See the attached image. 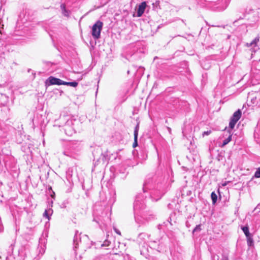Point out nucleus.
Returning a JSON list of instances; mask_svg holds the SVG:
<instances>
[{
	"instance_id": "c03bdc74",
	"label": "nucleus",
	"mask_w": 260,
	"mask_h": 260,
	"mask_svg": "<svg viewBox=\"0 0 260 260\" xmlns=\"http://www.w3.org/2000/svg\"><path fill=\"white\" fill-rule=\"evenodd\" d=\"M225 185H226V183H224L223 184V186H225Z\"/></svg>"
},
{
	"instance_id": "2f4dec72",
	"label": "nucleus",
	"mask_w": 260,
	"mask_h": 260,
	"mask_svg": "<svg viewBox=\"0 0 260 260\" xmlns=\"http://www.w3.org/2000/svg\"><path fill=\"white\" fill-rule=\"evenodd\" d=\"M114 231H115V232L117 234H118V235H121V233H120V232L118 230H117L116 228H114Z\"/></svg>"
},
{
	"instance_id": "79ce46f5",
	"label": "nucleus",
	"mask_w": 260,
	"mask_h": 260,
	"mask_svg": "<svg viewBox=\"0 0 260 260\" xmlns=\"http://www.w3.org/2000/svg\"><path fill=\"white\" fill-rule=\"evenodd\" d=\"M62 153H63V155H65V151H63L62 152Z\"/></svg>"
},
{
	"instance_id": "6ab92c4d",
	"label": "nucleus",
	"mask_w": 260,
	"mask_h": 260,
	"mask_svg": "<svg viewBox=\"0 0 260 260\" xmlns=\"http://www.w3.org/2000/svg\"><path fill=\"white\" fill-rule=\"evenodd\" d=\"M241 229L242 230V231L243 232V233H244L246 237H248L249 235L251 234L249 233V227L247 225H246L245 226H242L241 227Z\"/></svg>"
},
{
	"instance_id": "f3484780",
	"label": "nucleus",
	"mask_w": 260,
	"mask_h": 260,
	"mask_svg": "<svg viewBox=\"0 0 260 260\" xmlns=\"http://www.w3.org/2000/svg\"><path fill=\"white\" fill-rule=\"evenodd\" d=\"M228 132H229V135L227 138L223 141V143L221 146L222 147L227 145L232 140V134L231 133L230 131H229Z\"/></svg>"
},
{
	"instance_id": "b1692460",
	"label": "nucleus",
	"mask_w": 260,
	"mask_h": 260,
	"mask_svg": "<svg viewBox=\"0 0 260 260\" xmlns=\"http://www.w3.org/2000/svg\"><path fill=\"white\" fill-rule=\"evenodd\" d=\"M259 37H256L250 44V46L256 47L257 46V43L259 41Z\"/></svg>"
},
{
	"instance_id": "bb28decb",
	"label": "nucleus",
	"mask_w": 260,
	"mask_h": 260,
	"mask_svg": "<svg viewBox=\"0 0 260 260\" xmlns=\"http://www.w3.org/2000/svg\"><path fill=\"white\" fill-rule=\"evenodd\" d=\"M49 191L50 192V196L52 199H54L55 198V192L52 190V188L50 187L49 188Z\"/></svg>"
},
{
	"instance_id": "39448f33",
	"label": "nucleus",
	"mask_w": 260,
	"mask_h": 260,
	"mask_svg": "<svg viewBox=\"0 0 260 260\" xmlns=\"http://www.w3.org/2000/svg\"><path fill=\"white\" fill-rule=\"evenodd\" d=\"M76 119L71 118L68 119L66 121V135L69 136H72L75 133L73 125L75 124Z\"/></svg>"
},
{
	"instance_id": "4c0bfd02",
	"label": "nucleus",
	"mask_w": 260,
	"mask_h": 260,
	"mask_svg": "<svg viewBox=\"0 0 260 260\" xmlns=\"http://www.w3.org/2000/svg\"><path fill=\"white\" fill-rule=\"evenodd\" d=\"M210 132H208V131H207V132H205L204 133V134H203V135H204V134L208 135V134H210Z\"/></svg>"
},
{
	"instance_id": "a878e982",
	"label": "nucleus",
	"mask_w": 260,
	"mask_h": 260,
	"mask_svg": "<svg viewBox=\"0 0 260 260\" xmlns=\"http://www.w3.org/2000/svg\"><path fill=\"white\" fill-rule=\"evenodd\" d=\"M254 176L256 178H260V167L257 169L254 173Z\"/></svg>"
},
{
	"instance_id": "58836bf2",
	"label": "nucleus",
	"mask_w": 260,
	"mask_h": 260,
	"mask_svg": "<svg viewBox=\"0 0 260 260\" xmlns=\"http://www.w3.org/2000/svg\"><path fill=\"white\" fill-rule=\"evenodd\" d=\"M44 28H45V30H46V31H48V30H47V27L45 26H44Z\"/></svg>"
},
{
	"instance_id": "0eeeda50",
	"label": "nucleus",
	"mask_w": 260,
	"mask_h": 260,
	"mask_svg": "<svg viewBox=\"0 0 260 260\" xmlns=\"http://www.w3.org/2000/svg\"><path fill=\"white\" fill-rule=\"evenodd\" d=\"M45 83L46 85L48 86L52 85H65V81H63L60 79L50 76L46 80Z\"/></svg>"
},
{
	"instance_id": "20e7f679",
	"label": "nucleus",
	"mask_w": 260,
	"mask_h": 260,
	"mask_svg": "<svg viewBox=\"0 0 260 260\" xmlns=\"http://www.w3.org/2000/svg\"><path fill=\"white\" fill-rule=\"evenodd\" d=\"M48 237L47 231H44L41 237L39 239V247L38 249L39 250V254L42 255L44 253L46 249V243L47 242L46 238Z\"/></svg>"
},
{
	"instance_id": "a19ab883",
	"label": "nucleus",
	"mask_w": 260,
	"mask_h": 260,
	"mask_svg": "<svg viewBox=\"0 0 260 260\" xmlns=\"http://www.w3.org/2000/svg\"><path fill=\"white\" fill-rule=\"evenodd\" d=\"M93 221H94L96 222H97L98 223H99V222L97 220H96L95 219H93Z\"/></svg>"
},
{
	"instance_id": "ea45409f",
	"label": "nucleus",
	"mask_w": 260,
	"mask_h": 260,
	"mask_svg": "<svg viewBox=\"0 0 260 260\" xmlns=\"http://www.w3.org/2000/svg\"><path fill=\"white\" fill-rule=\"evenodd\" d=\"M66 16H67L69 14H68V12L67 10H66Z\"/></svg>"
},
{
	"instance_id": "c756f323",
	"label": "nucleus",
	"mask_w": 260,
	"mask_h": 260,
	"mask_svg": "<svg viewBox=\"0 0 260 260\" xmlns=\"http://www.w3.org/2000/svg\"><path fill=\"white\" fill-rule=\"evenodd\" d=\"M60 7L62 10V13L63 15H65V3L61 4Z\"/></svg>"
},
{
	"instance_id": "393cba45",
	"label": "nucleus",
	"mask_w": 260,
	"mask_h": 260,
	"mask_svg": "<svg viewBox=\"0 0 260 260\" xmlns=\"http://www.w3.org/2000/svg\"><path fill=\"white\" fill-rule=\"evenodd\" d=\"M201 224H199L196 225L195 228L193 229L192 233L193 234L197 232H200L201 231Z\"/></svg>"
},
{
	"instance_id": "9d476101",
	"label": "nucleus",
	"mask_w": 260,
	"mask_h": 260,
	"mask_svg": "<svg viewBox=\"0 0 260 260\" xmlns=\"http://www.w3.org/2000/svg\"><path fill=\"white\" fill-rule=\"evenodd\" d=\"M147 4L146 2H142L139 6L137 12V17H141L143 14L146 8Z\"/></svg>"
},
{
	"instance_id": "a18cd8bd",
	"label": "nucleus",
	"mask_w": 260,
	"mask_h": 260,
	"mask_svg": "<svg viewBox=\"0 0 260 260\" xmlns=\"http://www.w3.org/2000/svg\"><path fill=\"white\" fill-rule=\"evenodd\" d=\"M0 33L2 34V31H1V30H0Z\"/></svg>"
},
{
	"instance_id": "2eb2a0df",
	"label": "nucleus",
	"mask_w": 260,
	"mask_h": 260,
	"mask_svg": "<svg viewBox=\"0 0 260 260\" xmlns=\"http://www.w3.org/2000/svg\"><path fill=\"white\" fill-rule=\"evenodd\" d=\"M53 213V210L51 208H49L48 209H46L43 213V216L46 217L47 219L49 220L50 216Z\"/></svg>"
},
{
	"instance_id": "4be33fe9",
	"label": "nucleus",
	"mask_w": 260,
	"mask_h": 260,
	"mask_svg": "<svg viewBox=\"0 0 260 260\" xmlns=\"http://www.w3.org/2000/svg\"><path fill=\"white\" fill-rule=\"evenodd\" d=\"M68 181L69 182V188L67 189V191L70 192L71 191L72 187L73 186V183L72 180L70 178L67 179Z\"/></svg>"
},
{
	"instance_id": "5701e85b",
	"label": "nucleus",
	"mask_w": 260,
	"mask_h": 260,
	"mask_svg": "<svg viewBox=\"0 0 260 260\" xmlns=\"http://www.w3.org/2000/svg\"><path fill=\"white\" fill-rule=\"evenodd\" d=\"M78 83L77 81L66 82V86H70L75 87L77 86Z\"/></svg>"
},
{
	"instance_id": "423d86ee",
	"label": "nucleus",
	"mask_w": 260,
	"mask_h": 260,
	"mask_svg": "<svg viewBox=\"0 0 260 260\" xmlns=\"http://www.w3.org/2000/svg\"><path fill=\"white\" fill-rule=\"evenodd\" d=\"M241 115L242 112L240 109H238L235 112H234L233 116L231 118V120L229 123V127L230 128H234L235 124L241 117Z\"/></svg>"
},
{
	"instance_id": "7c9ffc66",
	"label": "nucleus",
	"mask_w": 260,
	"mask_h": 260,
	"mask_svg": "<svg viewBox=\"0 0 260 260\" xmlns=\"http://www.w3.org/2000/svg\"><path fill=\"white\" fill-rule=\"evenodd\" d=\"M221 260H229V259L228 256L225 255H223L222 256Z\"/></svg>"
},
{
	"instance_id": "6e6552de",
	"label": "nucleus",
	"mask_w": 260,
	"mask_h": 260,
	"mask_svg": "<svg viewBox=\"0 0 260 260\" xmlns=\"http://www.w3.org/2000/svg\"><path fill=\"white\" fill-rule=\"evenodd\" d=\"M138 216L140 217L141 220L144 221V223H142L136 222V223L139 224V226L145 224L151 219V218L153 217L151 214H149V216H148V213L146 212H142L141 213H138Z\"/></svg>"
},
{
	"instance_id": "9b49d317",
	"label": "nucleus",
	"mask_w": 260,
	"mask_h": 260,
	"mask_svg": "<svg viewBox=\"0 0 260 260\" xmlns=\"http://www.w3.org/2000/svg\"><path fill=\"white\" fill-rule=\"evenodd\" d=\"M150 235L145 233H141L139 234L137 241L139 243H145L149 238Z\"/></svg>"
},
{
	"instance_id": "f8f14e48",
	"label": "nucleus",
	"mask_w": 260,
	"mask_h": 260,
	"mask_svg": "<svg viewBox=\"0 0 260 260\" xmlns=\"http://www.w3.org/2000/svg\"><path fill=\"white\" fill-rule=\"evenodd\" d=\"M81 238L80 235L78 234V231H76L73 239V249L75 251L78 248V245L79 241H80Z\"/></svg>"
},
{
	"instance_id": "72a5a7b5",
	"label": "nucleus",
	"mask_w": 260,
	"mask_h": 260,
	"mask_svg": "<svg viewBox=\"0 0 260 260\" xmlns=\"http://www.w3.org/2000/svg\"><path fill=\"white\" fill-rule=\"evenodd\" d=\"M4 161L5 162V163L6 166H8L9 165V164L8 163V161H7V159H6V158L4 159Z\"/></svg>"
},
{
	"instance_id": "c9c22d12",
	"label": "nucleus",
	"mask_w": 260,
	"mask_h": 260,
	"mask_svg": "<svg viewBox=\"0 0 260 260\" xmlns=\"http://www.w3.org/2000/svg\"><path fill=\"white\" fill-rule=\"evenodd\" d=\"M167 129H168V132L170 134L171 132V128L170 127H167Z\"/></svg>"
},
{
	"instance_id": "f03ea898",
	"label": "nucleus",
	"mask_w": 260,
	"mask_h": 260,
	"mask_svg": "<svg viewBox=\"0 0 260 260\" xmlns=\"http://www.w3.org/2000/svg\"><path fill=\"white\" fill-rule=\"evenodd\" d=\"M153 186L152 180L149 179L146 180L144 183L143 191L144 192H147L148 190H150V195L151 197L156 201L159 200L164 194V192L160 189H152Z\"/></svg>"
},
{
	"instance_id": "412c9836",
	"label": "nucleus",
	"mask_w": 260,
	"mask_h": 260,
	"mask_svg": "<svg viewBox=\"0 0 260 260\" xmlns=\"http://www.w3.org/2000/svg\"><path fill=\"white\" fill-rule=\"evenodd\" d=\"M26 13H27V11L25 10L24 12V13L23 14H21L20 16V18H21L22 15H24L23 20H22L23 23H25L26 21L29 20V18L28 17V15H26Z\"/></svg>"
},
{
	"instance_id": "f704fd0d",
	"label": "nucleus",
	"mask_w": 260,
	"mask_h": 260,
	"mask_svg": "<svg viewBox=\"0 0 260 260\" xmlns=\"http://www.w3.org/2000/svg\"><path fill=\"white\" fill-rule=\"evenodd\" d=\"M227 6H228V4H226L225 6L220 8L219 9V10L222 11V10H224L227 7Z\"/></svg>"
},
{
	"instance_id": "473e14b6",
	"label": "nucleus",
	"mask_w": 260,
	"mask_h": 260,
	"mask_svg": "<svg viewBox=\"0 0 260 260\" xmlns=\"http://www.w3.org/2000/svg\"><path fill=\"white\" fill-rule=\"evenodd\" d=\"M3 231V226L1 221H0V233Z\"/></svg>"
},
{
	"instance_id": "cd10ccee",
	"label": "nucleus",
	"mask_w": 260,
	"mask_h": 260,
	"mask_svg": "<svg viewBox=\"0 0 260 260\" xmlns=\"http://www.w3.org/2000/svg\"><path fill=\"white\" fill-rule=\"evenodd\" d=\"M110 241L106 239L102 244V246H108L110 244Z\"/></svg>"
},
{
	"instance_id": "dca6fc26",
	"label": "nucleus",
	"mask_w": 260,
	"mask_h": 260,
	"mask_svg": "<svg viewBox=\"0 0 260 260\" xmlns=\"http://www.w3.org/2000/svg\"><path fill=\"white\" fill-rule=\"evenodd\" d=\"M110 158V154H109V152L108 151H106L104 153L102 154V158H101V159H102V161L104 162L105 161H108Z\"/></svg>"
},
{
	"instance_id": "e433bc0d",
	"label": "nucleus",
	"mask_w": 260,
	"mask_h": 260,
	"mask_svg": "<svg viewBox=\"0 0 260 260\" xmlns=\"http://www.w3.org/2000/svg\"><path fill=\"white\" fill-rule=\"evenodd\" d=\"M185 224H186V225L187 227H188V228L189 227L190 225L189 224L188 221H186Z\"/></svg>"
},
{
	"instance_id": "f257e3e1",
	"label": "nucleus",
	"mask_w": 260,
	"mask_h": 260,
	"mask_svg": "<svg viewBox=\"0 0 260 260\" xmlns=\"http://www.w3.org/2000/svg\"><path fill=\"white\" fill-rule=\"evenodd\" d=\"M145 206L143 196L142 194L137 195L134 203V212L136 222L141 223H144V221L141 220L140 217L138 216V214L141 213L142 212H145L144 211Z\"/></svg>"
},
{
	"instance_id": "a211bd4d",
	"label": "nucleus",
	"mask_w": 260,
	"mask_h": 260,
	"mask_svg": "<svg viewBox=\"0 0 260 260\" xmlns=\"http://www.w3.org/2000/svg\"><path fill=\"white\" fill-rule=\"evenodd\" d=\"M247 239V243L248 246L251 247L253 246L254 241L251 234L249 235L248 237H246Z\"/></svg>"
},
{
	"instance_id": "aec40b11",
	"label": "nucleus",
	"mask_w": 260,
	"mask_h": 260,
	"mask_svg": "<svg viewBox=\"0 0 260 260\" xmlns=\"http://www.w3.org/2000/svg\"><path fill=\"white\" fill-rule=\"evenodd\" d=\"M211 198L212 201V203L213 204H215L217 200V196L216 194L215 193V192H212L211 194Z\"/></svg>"
},
{
	"instance_id": "4468645a",
	"label": "nucleus",
	"mask_w": 260,
	"mask_h": 260,
	"mask_svg": "<svg viewBox=\"0 0 260 260\" xmlns=\"http://www.w3.org/2000/svg\"><path fill=\"white\" fill-rule=\"evenodd\" d=\"M138 47L136 45H135L133 47V48H131L132 52H133V53H131V52L129 54H127V55H129L131 56H132L133 55L137 56L139 53L141 52V51L138 50Z\"/></svg>"
},
{
	"instance_id": "37998d69",
	"label": "nucleus",
	"mask_w": 260,
	"mask_h": 260,
	"mask_svg": "<svg viewBox=\"0 0 260 260\" xmlns=\"http://www.w3.org/2000/svg\"><path fill=\"white\" fill-rule=\"evenodd\" d=\"M51 204H52V203H53V201H52V200H51Z\"/></svg>"
},
{
	"instance_id": "7ed1b4c3",
	"label": "nucleus",
	"mask_w": 260,
	"mask_h": 260,
	"mask_svg": "<svg viewBox=\"0 0 260 260\" xmlns=\"http://www.w3.org/2000/svg\"><path fill=\"white\" fill-rule=\"evenodd\" d=\"M103 26V23L99 20L92 26L91 34L94 39H98L100 38L101 32Z\"/></svg>"
},
{
	"instance_id": "1a4fd4ad",
	"label": "nucleus",
	"mask_w": 260,
	"mask_h": 260,
	"mask_svg": "<svg viewBox=\"0 0 260 260\" xmlns=\"http://www.w3.org/2000/svg\"><path fill=\"white\" fill-rule=\"evenodd\" d=\"M41 174L40 176V179L41 181L47 180L49 177V168L48 167L44 168L42 167L41 170Z\"/></svg>"
},
{
	"instance_id": "c85d7f7f",
	"label": "nucleus",
	"mask_w": 260,
	"mask_h": 260,
	"mask_svg": "<svg viewBox=\"0 0 260 260\" xmlns=\"http://www.w3.org/2000/svg\"><path fill=\"white\" fill-rule=\"evenodd\" d=\"M115 193L113 194V197L110 198L108 201L109 204H113L115 201Z\"/></svg>"
},
{
	"instance_id": "ddd939ff",
	"label": "nucleus",
	"mask_w": 260,
	"mask_h": 260,
	"mask_svg": "<svg viewBox=\"0 0 260 260\" xmlns=\"http://www.w3.org/2000/svg\"><path fill=\"white\" fill-rule=\"evenodd\" d=\"M139 125L138 124L135 127L134 131V142L133 143V147L138 146L137 139L138 136Z\"/></svg>"
}]
</instances>
